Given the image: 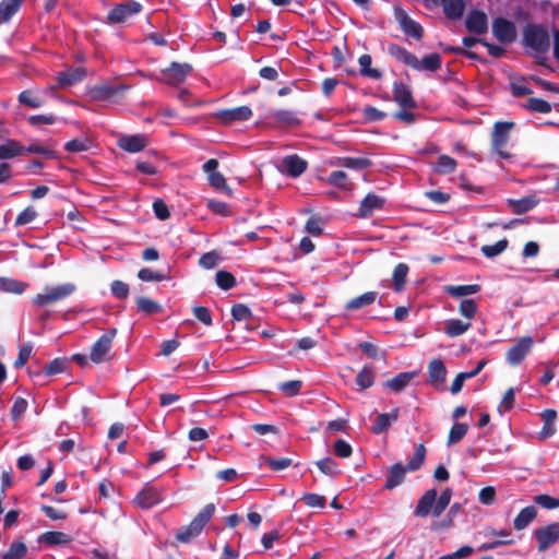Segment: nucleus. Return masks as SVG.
Returning a JSON list of instances; mask_svg holds the SVG:
<instances>
[{"label":"nucleus","mask_w":559,"mask_h":559,"mask_svg":"<svg viewBox=\"0 0 559 559\" xmlns=\"http://www.w3.org/2000/svg\"><path fill=\"white\" fill-rule=\"evenodd\" d=\"M426 452L425 444L419 443L416 445L415 452L406 465H403L401 462L392 464L388 471L383 488L392 490L405 481L407 472L420 469L425 463Z\"/></svg>","instance_id":"obj_1"},{"label":"nucleus","mask_w":559,"mask_h":559,"mask_svg":"<svg viewBox=\"0 0 559 559\" xmlns=\"http://www.w3.org/2000/svg\"><path fill=\"white\" fill-rule=\"evenodd\" d=\"M214 512V503H207L204 506V508L192 519L188 525L182 526L177 531L176 539L183 544L190 543L193 538L201 534L203 527L212 519Z\"/></svg>","instance_id":"obj_2"},{"label":"nucleus","mask_w":559,"mask_h":559,"mask_svg":"<svg viewBox=\"0 0 559 559\" xmlns=\"http://www.w3.org/2000/svg\"><path fill=\"white\" fill-rule=\"evenodd\" d=\"M76 289L73 283L47 286L44 292L33 297L32 302L37 307H47L71 296Z\"/></svg>","instance_id":"obj_3"},{"label":"nucleus","mask_w":559,"mask_h":559,"mask_svg":"<svg viewBox=\"0 0 559 559\" xmlns=\"http://www.w3.org/2000/svg\"><path fill=\"white\" fill-rule=\"evenodd\" d=\"M523 41L526 47H530L538 53H545L549 50L550 38L547 29L537 24H528L523 31Z\"/></svg>","instance_id":"obj_4"},{"label":"nucleus","mask_w":559,"mask_h":559,"mask_svg":"<svg viewBox=\"0 0 559 559\" xmlns=\"http://www.w3.org/2000/svg\"><path fill=\"white\" fill-rule=\"evenodd\" d=\"M117 335V329H109L91 347L90 359L95 364H102L112 358L111 346Z\"/></svg>","instance_id":"obj_5"},{"label":"nucleus","mask_w":559,"mask_h":559,"mask_svg":"<svg viewBox=\"0 0 559 559\" xmlns=\"http://www.w3.org/2000/svg\"><path fill=\"white\" fill-rule=\"evenodd\" d=\"M193 68L190 63L171 62L169 67L162 69V78L158 80L171 86H178L183 83L187 76L192 72Z\"/></svg>","instance_id":"obj_6"},{"label":"nucleus","mask_w":559,"mask_h":559,"mask_svg":"<svg viewBox=\"0 0 559 559\" xmlns=\"http://www.w3.org/2000/svg\"><path fill=\"white\" fill-rule=\"evenodd\" d=\"M513 126L514 123L509 121H498L493 126V131L491 134V146L492 150L503 159L511 157V154L503 151V147L509 140V133Z\"/></svg>","instance_id":"obj_7"},{"label":"nucleus","mask_w":559,"mask_h":559,"mask_svg":"<svg viewBox=\"0 0 559 559\" xmlns=\"http://www.w3.org/2000/svg\"><path fill=\"white\" fill-rule=\"evenodd\" d=\"M143 7L140 2L134 0H127L126 2L116 4L107 14L109 23L117 24L123 23L129 16L139 14Z\"/></svg>","instance_id":"obj_8"},{"label":"nucleus","mask_w":559,"mask_h":559,"mask_svg":"<svg viewBox=\"0 0 559 559\" xmlns=\"http://www.w3.org/2000/svg\"><path fill=\"white\" fill-rule=\"evenodd\" d=\"M492 34L501 44L513 43L516 38V28L513 22L504 17H496L491 25Z\"/></svg>","instance_id":"obj_9"},{"label":"nucleus","mask_w":559,"mask_h":559,"mask_svg":"<svg viewBox=\"0 0 559 559\" xmlns=\"http://www.w3.org/2000/svg\"><path fill=\"white\" fill-rule=\"evenodd\" d=\"M534 535L538 543V551H545L559 540V522L536 528Z\"/></svg>","instance_id":"obj_10"},{"label":"nucleus","mask_w":559,"mask_h":559,"mask_svg":"<svg viewBox=\"0 0 559 559\" xmlns=\"http://www.w3.org/2000/svg\"><path fill=\"white\" fill-rule=\"evenodd\" d=\"M395 19L403 31V33L409 37H413L416 40H420L424 36V28L423 26L414 21L412 17L408 16V14L400 9H395Z\"/></svg>","instance_id":"obj_11"},{"label":"nucleus","mask_w":559,"mask_h":559,"mask_svg":"<svg viewBox=\"0 0 559 559\" xmlns=\"http://www.w3.org/2000/svg\"><path fill=\"white\" fill-rule=\"evenodd\" d=\"M533 344L534 341L531 336L521 337L513 346L508 349L506 354L507 361L511 366L519 365L526 357Z\"/></svg>","instance_id":"obj_12"},{"label":"nucleus","mask_w":559,"mask_h":559,"mask_svg":"<svg viewBox=\"0 0 559 559\" xmlns=\"http://www.w3.org/2000/svg\"><path fill=\"white\" fill-rule=\"evenodd\" d=\"M465 27L469 33L483 35L488 29V19L485 12L473 9L465 20Z\"/></svg>","instance_id":"obj_13"},{"label":"nucleus","mask_w":559,"mask_h":559,"mask_svg":"<svg viewBox=\"0 0 559 559\" xmlns=\"http://www.w3.org/2000/svg\"><path fill=\"white\" fill-rule=\"evenodd\" d=\"M393 99L404 109H415L417 107L411 88L402 82H394Z\"/></svg>","instance_id":"obj_14"},{"label":"nucleus","mask_w":559,"mask_h":559,"mask_svg":"<svg viewBox=\"0 0 559 559\" xmlns=\"http://www.w3.org/2000/svg\"><path fill=\"white\" fill-rule=\"evenodd\" d=\"M283 171L293 178L301 176L308 167L306 159L297 154L287 155L282 160Z\"/></svg>","instance_id":"obj_15"},{"label":"nucleus","mask_w":559,"mask_h":559,"mask_svg":"<svg viewBox=\"0 0 559 559\" xmlns=\"http://www.w3.org/2000/svg\"><path fill=\"white\" fill-rule=\"evenodd\" d=\"M162 500L159 491L146 484L144 488L135 496L134 503L141 509H151Z\"/></svg>","instance_id":"obj_16"},{"label":"nucleus","mask_w":559,"mask_h":559,"mask_svg":"<svg viewBox=\"0 0 559 559\" xmlns=\"http://www.w3.org/2000/svg\"><path fill=\"white\" fill-rule=\"evenodd\" d=\"M384 203L385 199L370 192L360 202L357 215L361 218L370 217L374 211L382 210Z\"/></svg>","instance_id":"obj_17"},{"label":"nucleus","mask_w":559,"mask_h":559,"mask_svg":"<svg viewBox=\"0 0 559 559\" xmlns=\"http://www.w3.org/2000/svg\"><path fill=\"white\" fill-rule=\"evenodd\" d=\"M216 116L223 123H230L234 121H243L250 119L252 116V110L249 106H239L219 110Z\"/></svg>","instance_id":"obj_18"},{"label":"nucleus","mask_w":559,"mask_h":559,"mask_svg":"<svg viewBox=\"0 0 559 559\" xmlns=\"http://www.w3.org/2000/svg\"><path fill=\"white\" fill-rule=\"evenodd\" d=\"M269 119L272 120L277 127H298L300 126V119L295 115L294 111L288 109H276L270 112Z\"/></svg>","instance_id":"obj_19"},{"label":"nucleus","mask_w":559,"mask_h":559,"mask_svg":"<svg viewBox=\"0 0 559 559\" xmlns=\"http://www.w3.org/2000/svg\"><path fill=\"white\" fill-rule=\"evenodd\" d=\"M437 496L438 493L436 489H429L425 491V493L417 501L414 514L417 518H426L430 512L432 513Z\"/></svg>","instance_id":"obj_20"},{"label":"nucleus","mask_w":559,"mask_h":559,"mask_svg":"<svg viewBox=\"0 0 559 559\" xmlns=\"http://www.w3.org/2000/svg\"><path fill=\"white\" fill-rule=\"evenodd\" d=\"M147 145L144 134L124 135L118 140V146L129 153H138Z\"/></svg>","instance_id":"obj_21"},{"label":"nucleus","mask_w":559,"mask_h":559,"mask_svg":"<svg viewBox=\"0 0 559 559\" xmlns=\"http://www.w3.org/2000/svg\"><path fill=\"white\" fill-rule=\"evenodd\" d=\"M400 416V408L395 407L391 413H381L376 418L374 424L371 427V431L374 435H381L385 432L392 423H395Z\"/></svg>","instance_id":"obj_22"},{"label":"nucleus","mask_w":559,"mask_h":559,"mask_svg":"<svg viewBox=\"0 0 559 559\" xmlns=\"http://www.w3.org/2000/svg\"><path fill=\"white\" fill-rule=\"evenodd\" d=\"M388 53L411 68L418 67L417 57L397 44L391 43L388 46Z\"/></svg>","instance_id":"obj_23"},{"label":"nucleus","mask_w":559,"mask_h":559,"mask_svg":"<svg viewBox=\"0 0 559 559\" xmlns=\"http://www.w3.org/2000/svg\"><path fill=\"white\" fill-rule=\"evenodd\" d=\"M86 75L84 68H74L67 71H62L58 74V84L61 87L71 86L81 82Z\"/></svg>","instance_id":"obj_24"},{"label":"nucleus","mask_w":559,"mask_h":559,"mask_svg":"<svg viewBox=\"0 0 559 559\" xmlns=\"http://www.w3.org/2000/svg\"><path fill=\"white\" fill-rule=\"evenodd\" d=\"M416 376V371L400 372L391 380L383 382V385L393 392H401Z\"/></svg>","instance_id":"obj_25"},{"label":"nucleus","mask_w":559,"mask_h":559,"mask_svg":"<svg viewBox=\"0 0 559 559\" xmlns=\"http://www.w3.org/2000/svg\"><path fill=\"white\" fill-rule=\"evenodd\" d=\"M314 465L317 466L321 474L330 478H336L342 474L340 464L331 456H326L316 461Z\"/></svg>","instance_id":"obj_26"},{"label":"nucleus","mask_w":559,"mask_h":559,"mask_svg":"<svg viewBox=\"0 0 559 559\" xmlns=\"http://www.w3.org/2000/svg\"><path fill=\"white\" fill-rule=\"evenodd\" d=\"M429 381L438 386L442 384L447 377V368L441 359H433L428 365Z\"/></svg>","instance_id":"obj_27"},{"label":"nucleus","mask_w":559,"mask_h":559,"mask_svg":"<svg viewBox=\"0 0 559 559\" xmlns=\"http://www.w3.org/2000/svg\"><path fill=\"white\" fill-rule=\"evenodd\" d=\"M71 542V536L63 532L49 531L38 536V543H43L47 546L67 545Z\"/></svg>","instance_id":"obj_28"},{"label":"nucleus","mask_w":559,"mask_h":559,"mask_svg":"<svg viewBox=\"0 0 559 559\" xmlns=\"http://www.w3.org/2000/svg\"><path fill=\"white\" fill-rule=\"evenodd\" d=\"M126 90L124 86L99 85L92 90V96L98 100H112Z\"/></svg>","instance_id":"obj_29"},{"label":"nucleus","mask_w":559,"mask_h":559,"mask_svg":"<svg viewBox=\"0 0 559 559\" xmlns=\"http://www.w3.org/2000/svg\"><path fill=\"white\" fill-rule=\"evenodd\" d=\"M537 516V510L534 506L523 508L513 520L515 531H522Z\"/></svg>","instance_id":"obj_30"},{"label":"nucleus","mask_w":559,"mask_h":559,"mask_svg":"<svg viewBox=\"0 0 559 559\" xmlns=\"http://www.w3.org/2000/svg\"><path fill=\"white\" fill-rule=\"evenodd\" d=\"M23 0H2L0 2V25L8 23L20 10Z\"/></svg>","instance_id":"obj_31"},{"label":"nucleus","mask_w":559,"mask_h":559,"mask_svg":"<svg viewBox=\"0 0 559 559\" xmlns=\"http://www.w3.org/2000/svg\"><path fill=\"white\" fill-rule=\"evenodd\" d=\"M336 164L353 170H364L372 166V162L369 158L349 156L340 157Z\"/></svg>","instance_id":"obj_32"},{"label":"nucleus","mask_w":559,"mask_h":559,"mask_svg":"<svg viewBox=\"0 0 559 559\" xmlns=\"http://www.w3.org/2000/svg\"><path fill=\"white\" fill-rule=\"evenodd\" d=\"M378 297L377 292H367L360 296H357L350 300H348L345 305L346 310H358L360 308L367 307L376 301Z\"/></svg>","instance_id":"obj_33"},{"label":"nucleus","mask_w":559,"mask_h":559,"mask_svg":"<svg viewBox=\"0 0 559 559\" xmlns=\"http://www.w3.org/2000/svg\"><path fill=\"white\" fill-rule=\"evenodd\" d=\"M372 58L370 55H361L358 59L359 72L362 76L379 80L382 72L379 69L371 68Z\"/></svg>","instance_id":"obj_34"},{"label":"nucleus","mask_w":559,"mask_h":559,"mask_svg":"<svg viewBox=\"0 0 559 559\" xmlns=\"http://www.w3.org/2000/svg\"><path fill=\"white\" fill-rule=\"evenodd\" d=\"M471 326L472 324L469 321L464 322L460 319H451L445 324L444 333L449 337H456L467 332Z\"/></svg>","instance_id":"obj_35"},{"label":"nucleus","mask_w":559,"mask_h":559,"mask_svg":"<svg viewBox=\"0 0 559 559\" xmlns=\"http://www.w3.org/2000/svg\"><path fill=\"white\" fill-rule=\"evenodd\" d=\"M480 290V285L478 284H467V285H450L445 287V292L454 298L465 297L469 295L477 294Z\"/></svg>","instance_id":"obj_36"},{"label":"nucleus","mask_w":559,"mask_h":559,"mask_svg":"<svg viewBox=\"0 0 559 559\" xmlns=\"http://www.w3.org/2000/svg\"><path fill=\"white\" fill-rule=\"evenodd\" d=\"M376 373L371 366L366 365L356 376V384L359 390H366L374 384Z\"/></svg>","instance_id":"obj_37"},{"label":"nucleus","mask_w":559,"mask_h":559,"mask_svg":"<svg viewBox=\"0 0 559 559\" xmlns=\"http://www.w3.org/2000/svg\"><path fill=\"white\" fill-rule=\"evenodd\" d=\"M409 267L405 263H399L392 274L393 289L400 293L404 289Z\"/></svg>","instance_id":"obj_38"},{"label":"nucleus","mask_w":559,"mask_h":559,"mask_svg":"<svg viewBox=\"0 0 559 559\" xmlns=\"http://www.w3.org/2000/svg\"><path fill=\"white\" fill-rule=\"evenodd\" d=\"M442 59L439 53H430L425 56L420 61L417 59V68H413L414 70H427V71H438L441 68Z\"/></svg>","instance_id":"obj_39"},{"label":"nucleus","mask_w":559,"mask_h":559,"mask_svg":"<svg viewBox=\"0 0 559 559\" xmlns=\"http://www.w3.org/2000/svg\"><path fill=\"white\" fill-rule=\"evenodd\" d=\"M24 147L15 140H7L0 145V159H8L21 155Z\"/></svg>","instance_id":"obj_40"},{"label":"nucleus","mask_w":559,"mask_h":559,"mask_svg":"<svg viewBox=\"0 0 559 559\" xmlns=\"http://www.w3.org/2000/svg\"><path fill=\"white\" fill-rule=\"evenodd\" d=\"M27 284L13 278L0 277V292L22 294L25 292Z\"/></svg>","instance_id":"obj_41"},{"label":"nucleus","mask_w":559,"mask_h":559,"mask_svg":"<svg viewBox=\"0 0 559 559\" xmlns=\"http://www.w3.org/2000/svg\"><path fill=\"white\" fill-rule=\"evenodd\" d=\"M456 160L449 155H440L435 166V171L442 175H449L455 171Z\"/></svg>","instance_id":"obj_42"},{"label":"nucleus","mask_w":559,"mask_h":559,"mask_svg":"<svg viewBox=\"0 0 559 559\" xmlns=\"http://www.w3.org/2000/svg\"><path fill=\"white\" fill-rule=\"evenodd\" d=\"M537 203L538 202L535 197H525L520 200H510V204L515 214H523L528 212L534 209Z\"/></svg>","instance_id":"obj_43"},{"label":"nucleus","mask_w":559,"mask_h":559,"mask_svg":"<svg viewBox=\"0 0 559 559\" xmlns=\"http://www.w3.org/2000/svg\"><path fill=\"white\" fill-rule=\"evenodd\" d=\"M328 182L344 190H350L353 188V183L349 181L347 174L343 170L332 171L328 178Z\"/></svg>","instance_id":"obj_44"},{"label":"nucleus","mask_w":559,"mask_h":559,"mask_svg":"<svg viewBox=\"0 0 559 559\" xmlns=\"http://www.w3.org/2000/svg\"><path fill=\"white\" fill-rule=\"evenodd\" d=\"M215 282L216 285L223 290H229L234 288L237 284L234 274L225 270H219L216 272Z\"/></svg>","instance_id":"obj_45"},{"label":"nucleus","mask_w":559,"mask_h":559,"mask_svg":"<svg viewBox=\"0 0 559 559\" xmlns=\"http://www.w3.org/2000/svg\"><path fill=\"white\" fill-rule=\"evenodd\" d=\"M27 555V546L24 542H13L1 559H23Z\"/></svg>","instance_id":"obj_46"},{"label":"nucleus","mask_w":559,"mask_h":559,"mask_svg":"<svg viewBox=\"0 0 559 559\" xmlns=\"http://www.w3.org/2000/svg\"><path fill=\"white\" fill-rule=\"evenodd\" d=\"M136 307L139 311L146 313V314H154L162 311V306L156 302L155 300L148 298V297H138L136 298Z\"/></svg>","instance_id":"obj_47"},{"label":"nucleus","mask_w":559,"mask_h":559,"mask_svg":"<svg viewBox=\"0 0 559 559\" xmlns=\"http://www.w3.org/2000/svg\"><path fill=\"white\" fill-rule=\"evenodd\" d=\"M509 241L507 238L498 240L493 245H485L480 251L486 258H495L501 254L508 248Z\"/></svg>","instance_id":"obj_48"},{"label":"nucleus","mask_w":559,"mask_h":559,"mask_svg":"<svg viewBox=\"0 0 559 559\" xmlns=\"http://www.w3.org/2000/svg\"><path fill=\"white\" fill-rule=\"evenodd\" d=\"M451 497H452V489L451 488H445V489L442 490L441 495L436 500V504H435V507L432 509V515L433 516L437 518V516L441 515V513L449 506V503L451 501Z\"/></svg>","instance_id":"obj_49"},{"label":"nucleus","mask_w":559,"mask_h":559,"mask_svg":"<svg viewBox=\"0 0 559 559\" xmlns=\"http://www.w3.org/2000/svg\"><path fill=\"white\" fill-rule=\"evenodd\" d=\"M467 431L468 426L466 424L455 423L449 431L448 444H454L460 442L465 437Z\"/></svg>","instance_id":"obj_50"},{"label":"nucleus","mask_w":559,"mask_h":559,"mask_svg":"<svg viewBox=\"0 0 559 559\" xmlns=\"http://www.w3.org/2000/svg\"><path fill=\"white\" fill-rule=\"evenodd\" d=\"M209 181L214 189L225 192L228 197L233 195V191L228 187L223 174L218 171L215 174H211L209 176Z\"/></svg>","instance_id":"obj_51"},{"label":"nucleus","mask_w":559,"mask_h":559,"mask_svg":"<svg viewBox=\"0 0 559 559\" xmlns=\"http://www.w3.org/2000/svg\"><path fill=\"white\" fill-rule=\"evenodd\" d=\"M478 310V306L474 299H463L460 302L459 312L462 317L471 321L474 319Z\"/></svg>","instance_id":"obj_52"},{"label":"nucleus","mask_w":559,"mask_h":559,"mask_svg":"<svg viewBox=\"0 0 559 559\" xmlns=\"http://www.w3.org/2000/svg\"><path fill=\"white\" fill-rule=\"evenodd\" d=\"M19 102L31 108H39L44 104V100L39 96L34 95L29 90L20 93Z\"/></svg>","instance_id":"obj_53"},{"label":"nucleus","mask_w":559,"mask_h":559,"mask_svg":"<svg viewBox=\"0 0 559 559\" xmlns=\"http://www.w3.org/2000/svg\"><path fill=\"white\" fill-rule=\"evenodd\" d=\"M525 107L532 111L540 114H547L551 111V105L543 98L532 97L527 100Z\"/></svg>","instance_id":"obj_54"},{"label":"nucleus","mask_w":559,"mask_h":559,"mask_svg":"<svg viewBox=\"0 0 559 559\" xmlns=\"http://www.w3.org/2000/svg\"><path fill=\"white\" fill-rule=\"evenodd\" d=\"M231 317L236 321H250L252 319V312L247 305L236 304L231 308Z\"/></svg>","instance_id":"obj_55"},{"label":"nucleus","mask_w":559,"mask_h":559,"mask_svg":"<svg viewBox=\"0 0 559 559\" xmlns=\"http://www.w3.org/2000/svg\"><path fill=\"white\" fill-rule=\"evenodd\" d=\"M138 277L142 282H162L167 278V275L162 272L153 271L148 267H143L139 270Z\"/></svg>","instance_id":"obj_56"},{"label":"nucleus","mask_w":559,"mask_h":559,"mask_svg":"<svg viewBox=\"0 0 559 559\" xmlns=\"http://www.w3.org/2000/svg\"><path fill=\"white\" fill-rule=\"evenodd\" d=\"M301 386H302V381L290 380V381L280 383L277 389L282 393H284L286 396H295L300 392Z\"/></svg>","instance_id":"obj_57"},{"label":"nucleus","mask_w":559,"mask_h":559,"mask_svg":"<svg viewBox=\"0 0 559 559\" xmlns=\"http://www.w3.org/2000/svg\"><path fill=\"white\" fill-rule=\"evenodd\" d=\"M66 366V358L58 357L45 365L44 372L46 376L58 374L64 371Z\"/></svg>","instance_id":"obj_58"},{"label":"nucleus","mask_w":559,"mask_h":559,"mask_svg":"<svg viewBox=\"0 0 559 559\" xmlns=\"http://www.w3.org/2000/svg\"><path fill=\"white\" fill-rule=\"evenodd\" d=\"M300 500L309 508H324L326 503L324 496L312 492H305Z\"/></svg>","instance_id":"obj_59"},{"label":"nucleus","mask_w":559,"mask_h":559,"mask_svg":"<svg viewBox=\"0 0 559 559\" xmlns=\"http://www.w3.org/2000/svg\"><path fill=\"white\" fill-rule=\"evenodd\" d=\"M38 213L33 206L25 207L15 219V226H24L29 223H32L36 217Z\"/></svg>","instance_id":"obj_60"},{"label":"nucleus","mask_w":559,"mask_h":559,"mask_svg":"<svg viewBox=\"0 0 559 559\" xmlns=\"http://www.w3.org/2000/svg\"><path fill=\"white\" fill-rule=\"evenodd\" d=\"M27 401L24 397L17 396L14 399L12 408H11V418L12 420L16 421L19 420L23 414L27 409Z\"/></svg>","instance_id":"obj_61"},{"label":"nucleus","mask_w":559,"mask_h":559,"mask_svg":"<svg viewBox=\"0 0 559 559\" xmlns=\"http://www.w3.org/2000/svg\"><path fill=\"white\" fill-rule=\"evenodd\" d=\"M333 451L337 457L347 459L352 455L353 448L347 441L337 439L333 444Z\"/></svg>","instance_id":"obj_62"},{"label":"nucleus","mask_w":559,"mask_h":559,"mask_svg":"<svg viewBox=\"0 0 559 559\" xmlns=\"http://www.w3.org/2000/svg\"><path fill=\"white\" fill-rule=\"evenodd\" d=\"M386 117V114L373 106H366L362 109V118L365 121L373 122L381 121Z\"/></svg>","instance_id":"obj_63"},{"label":"nucleus","mask_w":559,"mask_h":559,"mask_svg":"<svg viewBox=\"0 0 559 559\" xmlns=\"http://www.w3.org/2000/svg\"><path fill=\"white\" fill-rule=\"evenodd\" d=\"M90 148V141L87 139H73L64 144V150L70 153L84 152Z\"/></svg>","instance_id":"obj_64"}]
</instances>
